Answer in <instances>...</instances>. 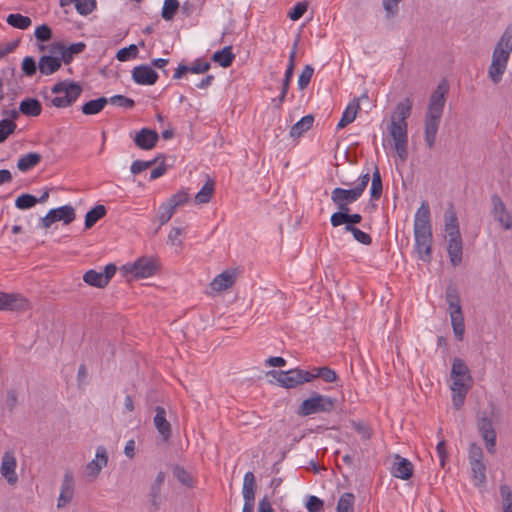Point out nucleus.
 <instances>
[{"instance_id":"obj_54","label":"nucleus","mask_w":512,"mask_h":512,"mask_svg":"<svg viewBox=\"0 0 512 512\" xmlns=\"http://www.w3.org/2000/svg\"><path fill=\"white\" fill-rule=\"evenodd\" d=\"M500 495L502 497L503 512H512V491L507 484L500 486Z\"/></svg>"},{"instance_id":"obj_37","label":"nucleus","mask_w":512,"mask_h":512,"mask_svg":"<svg viewBox=\"0 0 512 512\" xmlns=\"http://www.w3.org/2000/svg\"><path fill=\"white\" fill-rule=\"evenodd\" d=\"M42 157L39 153L30 152L18 159L17 168L22 172H27L41 161Z\"/></svg>"},{"instance_id":"obj_45","label":"nucleus","mask_w":512,"mask_h":512,"mask_svg":"<svg viewBox=\"0 0 512 512\" xmlns=\"http://www.w3.org/2000/svg\"><path fill=\"white\" fill-rule=\"evenodd\" d=\"M176 209L168 202H164L158 209L159 227L166 224L174 215Z\"/></svg>"},{"instance_id":"obj_52","label":"nucleus","mask_w":512,"mask_h":512,"mask_svg":"<svg viewBox=\"0 0 512 512\" xmlns=\"http://www.w3.org/2000/svg\"><path fill=\"white\" fill-rule=\"evenodd\" d=\"M38 203V200L35 196L25 193L17 197L15 200V206L18 209H29L34 207Z\"/></svg>"},{"instance_id":"obj_36","label":"nucleus","mask_w":512,"mask_h":512,"mask_svg":"<svg viewBox=\"0 0 512 512\" xmlns=\"http://www.w3.org/2000/svg\"><path fill=\"white\" fill-rule=\"evenodd\" d=\"M107 104L108 99L106 97H99L84 103L81 111L84 115H95L100 113Z\"/></svg>"},{"instance_id":"obj_41","label":"nucleus","mask_w":512,"mask_h":512,"mask_svg":"<svg viewBox=\"0 0 512 512\" xmlns=\"http://www.w3.org/2000/svg\"><path fill=\"white\" fill-rule=\"evenodd\" d=\"M383 192V184L380 171L376 166L372 174V183L370 188V195L372 199H380Z\"/></svg>"},{"instance_id":"obj_22","label":"nucleus","mask_w":512,"mask_h":512,"mask_svg":"<svg viewBox=\"0 0 512 512\" xmlns=\"http://www.w3.org/2000/svg\"><path fill=\"white\" fill-rule=\"evenodd\" d=\"M108 463V455L104 446H99L96 450V458L91 460L87 466V474L92 477H97L103 467Z\"/></svg>"},{"instance_id":"obj_59","label":"nucleus","mask_w":512,"mask_h":512,"mask_svg":"<svg viewBox=\"0 0 512 512\" xmlns=\"http://www.w3.org/2000/svg\"><path fill=\"white\" fill-rule=\"evenodd\" d=\"M108 103L125 108H133L135 106V102L133 99L123 95L112 96L110 99H108Z\"/></svg>"},{"instance_id":"obj_43","label":"nucleus","mask_w":512,"mask_h":512,"mask_svg":"<svg viewBox=\"0 0 512 512\" xmlns=\"http://www.w3.org/2000/svg\"><path fill=\"white\" fill-rule=\"evenodd\" d=\"M180 8L178 0H164L161 16L165 21L173 20L175 14Z\"/></svg>"},{"instance_id":"obj_30","label":"nucleus","mask_w":512,"mask_h":512,"mask_svg":"<svg viewBox=\"0 0 512 512\" xmlns=\"http://www.w3.org/2000/svg\"><path fill=\"white\" fill-rule=\"evenodd\" d=\"M451 325L453 328L454 335L458 341L463 340L465 333V324L462 308L450 311Z\"/></svg>"},{"instance_id":"obj_15","label":"nucleus","mask_w":512,"mask_h":512,"mask_svg":"<svg viewBox=\"0 0 512 512\" xmlns=\"http://www.w3.org/2000/svg\"><path fill=\"white\" fill-rule=\"evenodd\" d=\"M28 308V301L18 294L0 292V310L22 311Z\"/></svg>"},{"instance_id":"obj_28","label":"nucleus","mask_w":512,"mask_h":512,"mask_svg":"<svg viewBox=\"0 0 512 512\" xmlns=\"http://www.w3.org/2000/svg\"><path fill=\"white\" fill-rule=\"evenodd\" d=\"M61 59L49 55H43L38 62V68L41 74L51 75L61 67Z\"/></svg>"},{"instance_id":"obj_20","label":"nucleus","mask_w":512,"mask_h":512,"mask_svg":"<svg viewBox=\"0 0 512 512\" xmlns=\"http://www.w3.org/2000/svg\"><path fill=\"white\" fill-rule=\"evenodd\" d=\"M83 89L81 85H72L70 91L63 96H55L50 100L52 106L56 108H66L77 101Z\"/></svg>"},{"instance_id":"obj_31","label":"nucleus","mask_w":512,"mask_h":512,"mask_svg":"<svg viewBox=\"0 0 512 512\" xmlns=\"http://www.w3.org/2000/svg\"><path fill=\"white\" fill-rule=\"evenodd\" d=\"M444 220L445 232L448 237L461 235L459 231L458 218L452 205L446 210Z\"/></svg>"},{"instance_id":"obj_14","label":"nucleus","mask_w":512,"mask_h":512,"mask_svg":"<svg viewBox=\"0 0 512 512\" xmlns=\"http://www.w3.org/2000/svg\"><path fill=\"white\" fill-rule=\"evenodd\" d=\"M132 79L139 85H154L158 80V73L149 65H139L132 70Z\"/></svg>"},{"instance_id":"obj_55","label":"nucleus","mask_w":512,"mask_h":512,"mask_svg":"<svg viewBox=\"0 0 512 512\" xmlns=\"http://www.w3.org/2000/svg\"><path fill=\"white\" fill-rule=\"evenodd\" d=\"M173 475L178 479L180 483L185 486L191 487L193 484L192 476L182 466L176 465L173 468Z\"/></svg>"},{"instance_id":"obj_47","label":"nucleus","mask_w":512,"mask_h":512,"mask_svg":"<svg viewBox=\"0 0 512 512\" xmlns=\"http://www.w3.org/2000/svg\"><path fill=\"white\" fill-rule=\"evenodd\" d=\"M160 159H165V156L163 154L158 155L156 158L150 161H142V160H135L130 167L132 174H139L143 172L144 170L150 168L153 166L156 162H158Z\"/></svg>"},{"instance_id":"obj_60","label":"nucleus","mask_w":512,"mask_h":512,"mask_svg":"<svg viewBox=\"0 0 512 512\" xmlns=\"http://www.w3.org/2000/svg\"><path fill=\"white\" fill-rule=\"evenodd\" d=\"M189 200V195L186 191L181 190L177 192L176 194L172 195L167 201L176 209L185 203H187Z\"/></svg>"},{"instance_id":"obj_21","label":"nucleus","mask_w":512,"mask_h":512,"mask_svg":"<svg viewBox=\"0 0 512 512\" xmlns=\"http://www.w3.org/2000/svg\"><path fill=\"white\" fill-rule=\"evenodd\" d=\"M413 107V100L410 97H406L401 102L397 103L394 111L391 114L390 121L396 123L408 124L407 119L410 117Z\"/></svg>"},{"instance_id":"obj_50","label":"nucleus","mask_w":512,"mask_h":512,"mask_svg":"<svg viewBox=\"0 0 512 512\" xmlns=\"http://www.w3.org/2000/svg\"><path fill=\"white\" fill-rule=\"evenodd\" d=\"M446 301L449 304V310L461 308L458 290L454 285H449L446 289Z\"/></svg>"},{"instance_id":"obj_53","label":"nucleus","mask_w":512,"mask_h":512,"mask_svg":"<svg viewBox=\"0 0 512 512\" xmlns=\"http://www.w3.org/2000/svg\"><path fill=\"white\" fill-rule=\"evenodd\" d=\"M138 47L135 44H131L128 47H124L120 49L117 54L116 58L117 60L121 62L128 61L130 59L136 58L138 55Z\"/></svg>"},{"instance_id":"obj_51","label":"nucleus","mask_w":512,"mask_h":512,"mask_svg":"<svg viewBox=\"0 0 512 512\" xmlns=\"http://www.w3.org/2000/svg\"><path fill=\"white\" fill-rule=\"evenodd\" d=\"M293 73L294 72H292V71H290V72L287 70L285 71V75H284V78L282 81V86H281V93L277 99L273 100L274 102H277L275 105L276 108H280L282 103L285 101V98H286V95H287V92H288V89L290 86V82L293 77Z\"/></svg>"},{"instance_id":"obj_8","label":"nucleus","mask_w":512,"mask_h":512,"mask_svg":"<svg viewBox=\"0 0 512 512\" xmlns=\"http://www.w3.org/2000/svg\"><path fill=\"white\" fill-rule=\"evenodd\" d=\"M123 269L137 279L148 278L156 273L157 263L153 258L141 257L132 264L124 265Z\"/></svg>"},{"instance_id":"obj_32","label":"nucleus","mask_w":512,"mask_h":512,"mask_svg":"<svg viewBox=\"0 0 512 512\" xmlns=\"http://www.w3.org/2000/svg\"><path fill=\"white\" fill-rule=\"evenodd\" d=\"M359 109L360 103H358V100H353L351 103H349L337 124V128L342 129L348 124L352 123L355 120Z\"/></svg>"},{"instance_id":"obj_58","label":"nucleus","mask_w":512,"mask_h":512,"mask_svg":"<svg viewBox=\"0 0 512 512\" xmlns=\"http://www.w3.org/2000/svg\"><path fill=\"white\" fill-rule=\"evenodd\" d=\"M308 3L306 1L298 2L288 13V17L292 21L299 20L307 11Z\"/></svg>"},{"instance_id":"obj_34","label":"nucleus","mask_w":512,"mask_h":512,"mask_svg":"<svg viewBox=\"0 0 512 512\" xmlns=\"http://www.w3.org/2000/svg\"><path fill=\"white\" fill-rule=\"evenodd\" d=\"M314 117L313 115H306L296 122L290 129V136L292 138L301 137L306 131L311 129L313 126Z\"/></svg>"},{"instance_id":"obj_39","label":"nucleus","mask_w":512,"mask_h":512,"mask_svg":"<svg viewBox=\"0 0 512 512\" xmlns=\"http://www.w3.org/2000/svg\"><path fill=\"white\" fill-rule=\"evenodd\" d=\"M215 183L212 179L208 178L204 186L195 196V202L197 204H206L210 201L214 193Z\"/></svg>"},{"instance_id":"obj_6","label":"nucleus","mask_w":512,"mask_h":512,"mask_svg":"<svg viewBox=\"0 0 512 512\" xmlns=\"http://www.w3.org/2000/svg\"><path fill=\"white\" fill-rule=\"evenodd\" d=\"M267 375L275 378L280 386L287 389L311 382L310 372L299 368L288 371L271 370L267 372Z\"/></svg>"},{"instance_id":"obj_26","label":"nucleus","mask_w":512,"mask_h":512,"mask_svg":"<svg viewBox=\"0 0 512 512\" xmlns=\"http://www.w3.org/2000/svg\"><path fill=\"white\" fill-rule=\"evenodd\" d=\"M398 462L394 463L392 467V475L396 478L408 480L413 475V465L406 458H401L399 455L396 456Z\"/></svg>"},{"instance_id":"obj_42","label":"nucleus","mask_w":512,"mask_h":512,"mask_svg":"<svg viewBox=\"0 0 512 512\" xmlns=\"http://www.w3.org/2000/svg\"><path fill=\"white\" fill-rule=\"evenodd\" d=\"M7 23L14 28L25 30L31 26L32 21L28 16L22 14H9L6 19Z\"/></svg>"},{"instance_id":"obj_4","label":"nucleus","mask_w":512,"mask_h":512,"mask_svg":"<svg viewBox=\"0 0 512 512\" xmlns=\"http://www.w3.org/2000/svg\"><path fill=\"white\" fill-rule=\"evenodd\" d=\"M511 52L512 24H509L493 50L492 62L488 69L489 77L494 84H498L501 81Z\"/></svg>"},{"instance_id":"obj_56","label":"nucleus","mask_w":512,"mask_h":512,"mask_svg":"<svg viewBox=\"0 0 512 512\" xmlns=\"http://www.w3.org/2000/svg\"><path fill=\"white\" fill-rule=\"evenodd\" d=\"M77 12L81 15L90 14L96 7L95 0H74Z\"/></svg>"},{"instance_id":"obj_46","label":"nucleus","mask_w":512,"mask_h":512,"mask_svg":"<svg viewBox=\"0 0 512 512\" xmlns=\"http://www.w3.org/2000/svg\"><path fill=\"white\" fill-rule=\"evenodd\" d=\"M475 485L480 486L486 482V466L483 461L470 463Z\"/></svg>"},{"instance_id":"obj_49","label":"nucleus","mask_w":512,"mask_h":512,"mask_svg":"<svg viewBox=\"0 0 512 512\" xmlns=\"http://www.w3.org/2000/svg\"><path fill=\"white\" fill-rule=\"evenodd\" d=\"M161 489L160 487L150 486L149 493H148V499L150 506L152 507L154 512H157L160 509V506L163 502V497L161 495Z\"/></svg>"},{"instance_id":"obj_23","label":"nucleus","mask_w":512,"mask_h":512,"mask_svg":"<svg viewBox=\"0 0 512 512\" xmlns=\"http://www.w3.org/2000/svg\"><path fill=\"white\" fill-rule=\"evenodd\" d=\"M447 252L453 267L458 266L462 261L463 243L461 235L448 237Z\"/></svg>"},{"instance_id":"obj_10","label":"nucleus","mask_w":512,"mask_h":512,"mask_svg":"<svg viewBox=\"0 0 512 512\" xmlns=\"http://www.w3.org/2000/svg\"><path fill=\"white\" fill-rule=\"evenodd\" d=\"M362 194L354 187L352 189H344L337 187L331 192V200L337 206L338 211H344L351 203L356 202Z\"/></svg>"},{"instance_id":"obj_7","label":"nucleus","mask_w":512,"mask_h":512,"mask_svg":"<svg viewBox=\"0 0 512 512\" xmlns=\"http://www.w3.org/2000/svg\"><path fill=\"white\" fill-rule=\"evenodd\" d=\"M388 132L393 139L398 157L405 162L408 158V124L390 121Z\"/></svg>"},{"instance_id":"obj_5","label":"nucleus","mask_w":512,"mask_h":512,"mask_svg":"<svg viewBox=\"0 0 512 512\" xmlns=\"http://www.w3.org/2000/svg\"><path fill=\"white\" fill-rule=\"evenodd\" d=\"M336 399L313 392L299 406L297 414L301 417H307L318 413H331L336 406Z\"/></svg>"},{"instance_id":"obj_35","label":"nucleus","mask_w":512,"mask_h":512,"mask_svg":"<svg viewBox=\"0 0 512 512\" xmlns=\"http://www.w3.org/2000/svg\"><path fill=\"white\" fill-rule=\"evenodd\" d=\"M107 213V209L102 204H97L91 210H89L85 215V228H92L97 221L103 218Z\"/></svg>"},{"instance_id":"obj_2","label":"nucleus","mask_w":512,"mask_h":512,"mask_svg":"<svg viewBox=\"0 0 512 512\" xmlns=\"http://www.w3.org/2000/svg\"><path fill=\"white\" fill-rule=\"evenodd\" d=\"M414 238L419 258L424 262H430L432 258V229L427 201H423L415 213Z\"/></svg>"},{"instance_id":"obj_17","label":"nucleus","mask_w":512,"mask_h":512,"mask_svg":"<svg viewBox=\"0 0 512 512\" xmlns=\"http://www.w3.org/2000/svg\"><path fill=\"white\" fill-rule=\"evenodd\" d=\"M159 140L157 131L150 128H142L134 136L135 145L142 150L153 149Z\"/></svg>"},{"instance_id":"obj_64","label":"nucleus","mask_w":512,"mask_h":512,"mask_svg":"<svg viewBox=\"0 0 512 512\" xmlns=\"http://www.w3.org/2000/svg\"><path fill=\"white\" fill-rule=\"evenodd\" d=\"M211 65L208 61H203L201 59L195 60L191 66H189L190 73L193 74H202L207 72L210 69Z\"/></svg>"},{"instance_id":"obj_29","label":"nucleus","mask_w":512,"mask_h":512,"mask_svg":"<svg viewBox=\"0 0 512 512\" xmlns=\"http://www.w3.org/2000/svg\"><path fill=\"white\" fill-rule=\"evenodd\" d=\"M19 111L28 117L39 116L42 112V105L36 98H25L19 104Z\"/></svg>"},{"instance_id":"obj_13","label":"nucleus","mask_w":512,"mask_h":512,"mask_svg":"<svg viewBox=\"0 0 512 512\" xmlns=\"http://www.w3.org/2000/svg\"><path fill=\"white\" fill-rule=\"evenodd\" d=\"M86 48L84 42L73 43L70 46H65L61 42L54 43L51 48L52 54L61 55V60L65 64H70L73 60L74 55L82 53Z\"/></svg>"},{"instance_id":"obj_44","label":"nucleus","mask_w":512,"mask_h":512,"mask_svg":"<svg viewBox=\"0 0 512 512\" xmlns=\"http://www.w3.org/2000/svg\"><path fill=\"white\" fill-rule=\"evenodd\" d=\"M355 497L352 493H344L340 496L336 512H353Z\"/></svg>"},{"instance_id":"obj_9","label":"nucleus","mask_w":512,"mask_h":512,"mask_svg":"<svg viewBox=\"0 0 512 512\" xmlns=\"http://www.w3.org/2000/svg\"><path fill=\"white\" fill-rule=\"evenodd\" d=\"M75 219V210L70 205H64L56 209H51L45 217L41 219L42 227L47 229L57 221H63L64 224H70Z\"/></svg>"},{"instance_id":"obj_57","label":"nucleus","mask_w":512,"mask_h":512,"mask_svg":"<svg viewBox=\"0 0 512 512\" xmlns=\"http://www.w3.org/2000/svg\"><path fill=\"white\" fill-rule=\"evenodd\" d=\"M314 73V68L311 65H306L298 78V86L300 90L308 87Z\"/></svg>"},{"instance_id":"obj_27","label":"nucleus","mask_w":512,"mask_h":512,"mask_svg":"<svg viewBox=\"0 0 512 512\" xmlns=\"http://www.w3.org/2000/svg\"><path fill=\"white\" fill-rule=\"evenodd\" d=\"M255 487H256L255 476L251 471H248L244 475L243 488H242L244 503H247L249 505H254Z\"/></svg>"},{"instance_id":"obj_19","label":"nucleus","mask_w":512,"mask_h":512,"mask_svg":"<svg viewBox=\"0 0 512 512\" xmlns=\"http://www.w3.org/2000/svg\"><path fill=\"white\" fill-rule=\"evenodd\" d=\"M74 495V477L71 471H66L61 485V492L58 498L57 507H64L70 503Z\"/></svg>"},{"instance_id":"obj_25","label":"nucleus","mask_w":512,"mask_h":512,"mask_svg":"<svg viewBox=\"0 0 512 512\" xmlns=\"http://www.w3.org/2000/svg\"><path fill=\"white\" fill-rule=\"evenodd\" d=\"M350 208L344 211L334 212L330 217V222L333 227H338L348 222V224H359L362 221V216L358 213L350 214Z\"/></svg>"},{"instance_id":"obj_12","label":"nucleus","mask_w":512,"mask_h":512,"mask_svg":"<svg viewBox=\"0 0 512 512\" xmlns=\"http://www.w3.org/2000/svg\"><path fill=\"white\" fill-rule=\"evenodd\" d=\"M478 430L483 440L485 441L486 449L489 453H495L496 446V432L494 430L492 421L486 416L478 419Z\"/></svg>"},{"instance_id":"obj_24","label":"nucleus","mask_w":512,"mask_h":512,"mask_svg":"<svg viewBox=\"0 0 512 512\" xmlns=\"http://www.w3.org/2000/svg\"><path fill=\"white\" fill-rule=\"evenodd\" d=\"M16 459L10 452H6L2 458L1 474L9 484H15L18 480L16 472Z\"/></svg>"},{"instance_id":"obj_1","label":"nucleus","mask_w":512,"mask_h":512,"mask_svg":"<svg viewBox=\"0 0 512 512\" xmlns=\"http://www.w3.org/2000/svg\"><path fill=\"white\" fill-rule=\"evenodd\" d=\"M446 94L447 88L443 84H439L429 100L424 118V139L429 149L435 146L436 136L446 102Z\"/></svg>"},{"instance_id":"obj_11","label":"nucleus","mask_w":512,"mask_h":512,"mask_svg":"<svg viewBox=\"0 0 512 512\" xmlns=\"http://www.w3.org/2000/svg\"><path fill=\"white\" fill-rule=\"evenodd\" d=\"M492 215L494 219L506 230L512 228V216L507 211L506 205L498 194L491 196Z\"/></svg>"},{"instance_id":"obj_61","label":"nucleus","mask_w":512,"mask_h":512,"mask_svg":"<svg viewBox=\"0 0 512 512\" xmlns=\"http://www.w3.org/2000/svg\"><path fill=\"white\" fill-rule=\"evenodd\" d=\"M324 502L317 496L311 495L307 498L306 509L308 512H320L323 510Z\"/></svg>"},{"instance_id":"obj_18","label":"nucleus","mask_w":512,"mask_h":512,"mask_svg":"<svg viewBox=\"0 0 512 512\" xmlns=\"http://www.w3.org/2000/svg\"><path fill=\"white\" fill-rule=\"evenodd\" d=\"M156 415L153 423L164 442H167L172 436V428L170 422L166 419V410L162 406H156Z\"/></svg>"},{"instance_id":"obj_33","label":"nucleus","mask_w":512,"mask_h":512,"mask_svg":"<svg viewBox=\"0 0 512 512\" xmlns=\"http://www.w3.org/2000/svg\"><path fill=\"white\" fill-rule=\"evenodd\" d=\"M234 59L235 55L232 52V46H225L212 55V60L223 68L231 66Z\"/></svg>"},{"instance_id":"obj_62","label":"nucleus","mask_w":512,"mask_h":512,"mask_svg":"<svg viewBox=\"0 0 512 512\" xmlns=\"http://www.w3.org/2000/svg\"><path fill=\"white\" fill-rule=\"evenodd\" d=\"M22 71L27 76H33L36 73L37 65L33 57L27 56L23 59Z\"/></svg>"},{"instance_id":"obj_38","label":"nucleus","mask_w":512,"mask_h":512,"mask_svg":"<svg viewBox=\"0 0 512 512\" xmlns=\"http://www.w3.org/2000/svg\"><path fill=\"white\" fill-rule=\"evenodd\" d=\"M309 372L311 375V381L321 378L327 383H333L338 379L336 372L327 366L315 367Z\"/></svg>"},{"instance_id":"obj_3","label":"nucleus","mask_w":512,"mask_h":512,"mask_svg":"<svg viewBox=\"0 0 512 512\" xmlns=\"http://www.w3.org/2000/svg\"><path fill=\"white\" fill-rule=\"evenodd\" d=\"M450 377L452 383V403L456 410H459L465 401V398L472 387L473 378L467 364L461 358H454L452 362Z\"/></svg>"},{"instance_id":"obj_16","label":"nucleus","mask_w":512,"mask_h":512,"mask_svg":"<svg viewBox=\"0 0 512 512\" xmlns=\"http://www.w3.org/2000/svg\"><path fill=\"white\" fill-rule=\"evenodd\" d=\"M237 279L236 269H227L218 274L210 283V288L215 292H222L231 288Z\"/></svg>"},{"instance_id":"obj_40","label":"nucleus","mask_w":512,"mask_h":512,"mask_svg":"<svg viewBox=\"0 0 512 512\" xmlns=\"http://www.w3.org/2000/svg\"><path fill=\"white\" fill-rule=\"evenodd\" d=\"M83 281L89 286L96 288H104L107 286L103 279L102 273L93 269H90L84 273Z\"/></svg>"},{"instance_id":"obj_48","label":"nucleus","mask_w":512,"mask_h":512,"mask_svg":"<svg viewBox=\"0 0 512 512\" xmlns=\"http://www.w3.org/2000/svg\"><path fill=\"white\" fill-rule=\"evenodd\" d=\"M17 125L14 121L4 118L0 121V144L15 132Z\"/></svg>"},{"instance_id":"obj_63","label":"nucleus","mask_w":512,"mask_h":512,"mask_svg":"<svg viewBox=\"0 0 512 512\" xmlns=\"http://www.w3.org/2000/svg\"><path fill=\"white\" fill-rule=\"evenodd\" d=\"M35 37L41 42L49 41L52 37V30L46 24L40 25L35 30Z\"/></svg>"}]
</instances>
